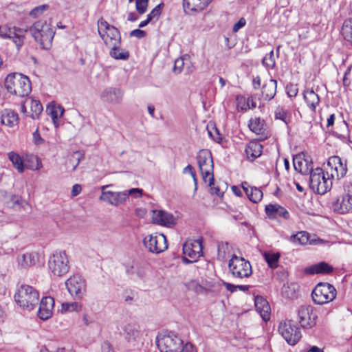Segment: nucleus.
<instances>
[{
  "mask_svg": "<svg viewBox=\"0 0 352 352\" xmlns=\"http://www.w3.org/2000/svg\"><path fill=\"white\" fill-rule=\"evenodd\" d=\"M278 332L290 345L296 344L301 338V332L291 320H285L279 323Z\"/></svg>",
  "mask_w": 352,
  "mask_h": 352,
  "instance_id": "10",
  "label": "nucleus"
},
{
  "mask_svg": "<svg viewBox=\"0 0 352 352\" xmlns=\"http://www.w3.org/2000/svg\"><path fill=\"white\" fill-rule=\"evenodd\" d=\"M66 287L69 293L76 299H80L86 291L85 279L79 275H74L65 282Z\"/></svg>",
  "mask_w": 352,
  "mask_h": 352,
  "instance_id": "13",
  "label": "nucleus"
},
{
  "mask_svg": "<svg viewBox=\"0 0 352 352\" xmlns=\"http://www.w3.org/2000/svg\"><path fill=\"white\" fill-rule=\"evenodd\" d=\"M262 151L263 146L261 143L252 141L246 145L245 152L247 157L250 160L253 161L261 155Z\"/></svg>",
  "mask_w": 352,
  "mask_h": 352,
  "instance_id": "27",
  "label": "nucleus"
},
{
  "mask_svg": "<svg viewBox=\"0 0 352 352\" xmlns=\"http://www.w3.org/2000/svg\"><path fill=\"white\" fill-rule=\"evenodd\" d=\"M327 166L331 170L330 177L331 179L336 177L339 180L346 174V160L343 161L339 156L333 155L330 157L327 161Z\"/></svg>",
  "mask_w": 352,
  "mask_h": 352,
  "instance_id": "14",
  "label": "nucleus"
},
{
  "mask_svg": "<svg viewBox=\"0 0 352 352\" xmlns=\"http://www.w3.org/2000/svg\"><path fill=\"white\" fill-rule=\"evenodd\" d=\"M291 241L296 244H307L309 241L308 233L306 232H299L291 236Z\"/></svg>",
  "mask_w": 352,
  "mask_h": 352,
  "instance_id": "43",
  "label": "nucleus"
},
{
  "mask_svg": "<svg viewBox=\"0 0 352 352\" xmlns=\"http://www.w3.org/2000/svg\"><path fill=\"white\" fill-rule=\"evenodd\" d=\"M190 63V56L185 54L175 60L173 67V72L175 74H180L185 67V65Z\"/></svg>",
  "mask_w": 352,
  "mask_h": 352,
  "instance_id": "38",
  "label": "nucleus"
},
{
  "mask_svg": "<svg viewBox=\"0 0 352 352\" xmlns=\"http://www.w3.org/2000/svg\"><path fill=\"white\" fill-rule=\"evenodd\" d=\"M82 157L83 154L80 151H76L72 155L71 162H75L73 170L76 169Z\"/></svg>",
  "mask_w": 352,
  "mask_h": 352,
  "instance_id": "53",
  "label": "nucleus"
},
{
  "mask_svg": "<svg viewBox=\"0 0 352 352\" xmlns=\"http://www.w3.org/2000/svg\"><path fill=\"white\" fill-rule=\"evenodd\" d=\"M81 309V305L77 302H63L61 305V312L67 313L72 312L74 311H80Z\"/></svg>",
  "mask_w": 352,
  "mask_h": 352,
  "instance_id": "44",
  "label": "nucleus"
},
{
  "mask_svg": "<svg viewBox=\"0 0 352 352\" xmlns=\"http://www.w3.org/2000/svg\"><path fill=\"white\" fill-rule=\"evenodd\" d=\"M164 6V4L162 3H160L159 5H157V6H155L153 10L152 11L149 13V14L153 18V19H155L156 20L158 19L160 15L161 14V12H162V9Z\"/></svg>",
  "mask_w": 352,
  "mask_h": 352,
  "instance_id": "54",
  "label": "nucleus"
},
{
  "mask_svg": "<svg viewBox=\"0 0 352 352\" xmlns=\"http://www.w3.org/2000/svg\"><path fill=\"white\" fill-rule=\"evenodd\" d=\"M156 343L161 352H177L183 341L173 332L160 334Z\"/></svg>",
  "mask_w": 352,
  "mask_h": 352,
  "instance_id": "9",
  "label": "nucleus"
},
{
  "mask_svg": "<svg viewBox=\"0 0 352 352\" xmlns=\"http://www.w3.org/2000/svg\"><path fill=\"white\" fill-rule=\"evenodd\" d=\"M48 8H49V6L47 4L37 6L31 10V12H30V16L34 17V18L38 17L44 11L47 10Z\"/></svg>",
  "mask_w": 352,
  "mask_h": 352,
  "instance_id": "48",
  "label": "nucleus"
},
{
  "mask_svg": "<svg viewBox=\"0 0 352 352\" xmlns=\"http://www.w3.org/2000/svg\"><path fill=\"white\" fill-rule=\"evenodd\" d=\"M197 163L203 180L213 184V160L211 153L206 149L199 151L197 156Z\"/></svg>",
  "mask_w": 352,
  "mask_h": 352,
  "instance_id": "6",
  "label": "nucleus"
},
{
  "mask_svg": "<svg viewBox=\"0 0 352 352\" xmlns=\"http://www.w3.org/2000/svg\"><path fill=\"white\" fill-rule=\"evenodd\" d=\"M27 32V29L23 30L15 27L14 28V31L12 33L10 39L12 40L18 50H20L24 43V40L25 38V33Z\"/></svg>",
  "mask_w": 352,
  "mask_h": 352,
  "instance_id": "32",
  "label": "nucleus"
},
{
  "mask_svg": "<svg viewBox=\"0 0 352 352\" xmlns=\"http://www.w3.org/2000/svg\"><path fill=\"white\" fill-rule=\"evenodd\" d=\"M108 185L102 186L101 187L102 195L100 197V199L107 203H110V190H108Z\"/></svg>",
  "mask_w": 352,
  "mask_h": 352,
  "instance_id": "52",
  "label": "nucleus"
},
{
  "mask_svg": "<svg viewBox=\"0 0 352 352\" xmlns=\"http://www.w3.org/2000/svg\"><path fill=\"white\" fill-rule=\"evenodd\" d=\"M180 352H197V349L190 343H186Z\"/></svg>",
  "mask_w": 352,
  "mask_h": 352,
  "instance_id": "62",
  "label": "nucleus"
},
{
  "mask_svg": "<svg viewBox=\"0 0 352 352\" xmlns=\"http://www.w3.org/2000/svg\"><path fill=\"white\" fill-rule=\"evenodd\" d=\"M336 289L327 283H318L311 293L314 302L317 305H323L332 301L336 296Z\"/></svg>",
  "mask_w": 352,
  "mask_h": 352,
  "instance_id": "7",
  "label": "nucleus"
},
{
  "mask_svg": "<svg viewBox=\"0 0 352 352\" xmlns=\"http://www.w3.org/2000/svg\"><path fill=\"white\" fill-rule=\"evenodd\" d=\"M277 82L276 80H268L262 87V96L265 100H270L276 95Z\"/></svg>",
  "mask_w": 352,
  "mask_h": 352,
  "instance_id": "29",
  "label": "nucleus"
},
{
  "mask_svg": "<svg viewBox=\"0 0 352 352\" xmlns=\"http://www.w3.org/2000/svg\"><path fill=\"white\" fill-rule=\"evenodd\" d=\"M228 268L232 275L237 278H248L252 274L250 263L236 255H233L229 261Z\"/></svg>",
  "mask_w": 352,
  "mask_h": 352,
  "instance_id": "8",
  "label": "nucleus"
},
{
  "mask_svg": "<svg viewBox=\"0 0 352 352\" xmlns=\"http://www.w3.org/2000/svg\"><path fill=\"white\" fill-rule=\"evenodd\" d=\"M256 311L260 314L263 320L270 319V307L268 302L261 296H256L254 300Z\"/></svg>",
  "mask_w": 352,
  "mask_h": 352,
  "instance_id": "24",
  "label": "nucleus"
},
{
  "mask_svg": "<svg viewBox=\"0 0 352 352\" xmlns=\"http://www.w3.org/2000/svg\"><path fill=\"white\" fill-rule=\"evenodd\" d=\"M263 257H264L265 261L267 263L270 267L275 268L278 265V261L280 258V254L279 253L265 252L263 254Z\"/></svg>",
  "mask_w": 352,
  "mask_h": 352,
  "instance_id": "40",
  "label": "nucleus"
},
{
  "mask_svg": "<svg viewBox=\"0 0 352 352\" xmlns=\"http://www.w3.org/2000/svg\"><path fill=\"white\" fill-rule=\"evenodd\" d=\"M123 336L129 347H135L140 341V331L139 327L135 324H128L124 327Z\"/></svg>",
  "mask_w": 352,
  "mask_h": 352,
  "instance_id": "15",
  "label": "nucleus"
},
{
  "mask_svg": "<svg viewBox=\"0 0 352 352\" xmlns=\"http://www.w3.org/2000/svg\"><path fill=\"white\" fill-rule=\"evenodd\" d=\"M8 156L17 171L21 173H23L24 171V164L21 156L13 151L8 153Z\"/></svg>",
  "mask_w": 352,
  "mask_h": 352,
  "instance_id": "36",
  "label": "nucleus"
},
{
  "mask_svg": "<svg viewBox=\"0 0 352 352\" xmlns=\"http://www.w3.org/2000/svg\"><path fill=\"white\" fill-rule=\"evenodd\" d=\"M298 320L300 325L304 329H311L316 324L317 314L311 305H302L298 312Z\"/></svg>",
  "mask_w": 352,
  "mask_h": 352,
  "instance_id": "12",
  "label": "nucleus"
},
{
  "mask_svg": "<svg viewBox=\"0 0 352 352\" xmlns=\"http://www.w3.org/2000/svg\"><path fill=\"white\" fill-rule=\"evenodd\" d=\"M202 241L201 239L187 241L183 245V252L191 258L196 259L202 256Z\"/></svg>",
  "mask_w": 352,
  "mask_h": 352,
  "instance_id": "17",
  "label": "nucleus"
},
{
  "mask_svg": "<svg viewBox=\"0 0 352 352\" xmlns=\"http://www.w3.org/2000/svg\"><path fill=\"white\" fill-rule=\"evenodd\" d=\"M303 98L309 109L313 113H315L316 107L319 105L320 101L318 95L312 89L305 90Z\"/></svg>",
  "mask_w": 352,
  "mask_h": 352,
  "instance_id": "26",
  "label": "nucleus"
},
{
  "mask_svg": "<svg viewBox=\"0 0 352 352\" xmlns=\"http://www.w3.org/2000/svg\"><path fill=\"white\" fill-rule=\"evenodd\" d=\"M333 271V267L331 265L324 261H321L305 267L304 273L308 275L330 274Z\"/></svg>",
  "mask_w": 352,
  "mask_h": 352,
  "instance_id": "20",
  "label": "nucleus"
},
{
  "mask_svg": "<svg viewBox=\"0 0 352 352\" xmlns=\"http://www.w3.org/2000/svg\"><path fill=\"white\" fill-rule=\"evenodd\" d=\"M5 87L10 94L19 97L27 96L32 90L30 79L20 73L8 74L5 79Z\"/></svg>",
  "mask_w": 352,
  "mask_h": 352,
  "instance_id": "1",
  "label": "nucleus"
},
{
  "mask_svg": "<svg viewBox=\"0 0 352 352\" xmlns=\"http://www.w3.org/2000/svg\"><path fill=\"white\" fill-rule=\"evenodd\" d=\"M54 300L51 296L42 298L38 310V317L43 320L50 318L53 314Z\"/></svg>",
  "mask_w": 352,
  "mask_h": 352,
  "instance_id": "16",
  "label": "nucleus"
},
{
  "mask_svg": "<svg viewBox=\"0 0 352 352\" xmlns=\"http://www.w3.org/2000/svg\"><path fill=\"white\" fill-rule=\"evenodd\" d=\"M208 185L210 187V192L212 194L216 195L217 196L223 195V192L221 191L219 187L215 186L214 182L212 184H210V183L209 182Z\"/></svg>",
  "mask_w": 352,
  "mask_h": 352,
  "instance_id": "60",
  "label": "nucleus"
},
{
  "mask_svg": "<svg viewBox=\"0 0 352 352\" xmlns=\"http://www.w3.org/2000/svg\"><path fill=\"white\" fill-rule=\"evenodd\" d=\"M1 122L9 127H13L19 123V116L14 110L6 109L1 112Z\"/></svg>",
  "mask_w": 352,
  "mask_h": 352,
  "instance_id": "25",
  "label": "nucleus"
},
{
  "mask_svg": "<svg viewBox=\"0 0 352 352\" xmlns=\"http://www.w3.org/2000/svg\"><path fill=\"white\" fill-rule=\"evenodd\" d=\"M286 91L290 98L296 96L298 92L297 85L289 83L286 87Z\"/></svg>",
  "mask_w": 352,
  "mask_h": 352,
  "instance_id": "51",
  "label": "nucleus"
},
{
  "mask_svg": "<svg viewBox=\"0 0 352 352\" xmlns=\"http://www.w3.org/2000/svg\"><path fill=\"white\" fill-rule=\"evenodd\" d=\"M242 187L251 201L257 203L261 200L263 192L259 188L250 186L246 182L242 183Z\"/></svg>",
  "mask_w": 352,
  "mask_h": 352,
  "instance_id": "30",
  "label": "nucleus"
},
{
  "mask_svg": "<svg viewBox=\"0 0 352 352\" xmlns=\"http://www.w3.org/2000/svg\"><path fill=\"white\" fill-rule=\"evenodd\" d=\"M262 63L263 65L269 68H273L275 66V58L273 50L265 55L263 58Z\"/></svg>",
  "mask_w": 352,
  "mask_h": 352,
  "instance_id": "46",
  "label": "nucleus"
},
{
  "mask_svg": "<svg viewBox=\"0 0 352 352\" xmlns=\"http://www.w3.org/2000/svg\"><path fill=\"white\" fill-rule=\"evenodd\" d=\"M81 190V186L80 184H75L72 187L71 195L72 197H76L80 193Z\"/></svg>",
  "mask_w": 352,
  "mask_h": 352,
  "instance_id": "63",
  "label": "nucleus"
},
{
  "mask_svg": "<svg viewBox=\"0 0 352 352\" xmlns=\"http://www.w3.org/2000/svg\"><path fill=\"white\" fill-rule=\"evenodd\" d=\"M46 111L51 116L55 126L57 127L58 119L63 115L64 109L60 105L51 104L47 107Z\"/></svg>",
  "mask_w": 352,
  "mask_h": 352,
  "instance_id": "33",
  "label": "nucleus"
},
{
  "mask_svg": "<svg viewBox=\"0 0 352 352\" xmlns=\"http://www.w3.org/2000/svg\"><path fill=\"white\" fill-rule=\"evenodd\" d=\"M113 94L115 96L114 102L116 103H119L122 98L123 92L120 89H114Z\"/></svg>",
  "mask_w": 352,
  "mask_h": 352,
  "instance_id": "61",
  "label": "nucleus"
},
{
  "mask_svg": "<svg viewBox=\"0 0 352 352\" xmlns=\"http://www.w3.org/2000/svg\"><path fill=\"white\" fill-rule=\"evenodd\" d=\"M18 263L23 268H28L36 265L38 260L35 252H28L18 257Z\"/></svg>",
  "mask_w": 352,
  "mask_h": 352,
  "instance_id": "28",
  "label": "nucleus"
},
{
  "mask_svg": "<svg viewBox=\"0 0 352 352\" xmlns=\"http://www.w3.org/2000/svg\"><path fill=\"white\" fill-rule=\"evenodd\" d=\"M212 0H184L183 7L184 12L190 13V12H198L203 10Z\"/></svg>",
  "mask_w": 352,
  "mask_h": 352,
  "instance_id": "22",
  "label": "nucleus"
},
{
  "mask_svg": "<svg viewBox=\"0 0 352 352\" xmlns=\"http://www.w3.org/2000/svg\"><path fill=\"white\" fill-rule=\"evenodd\" d=\"M275 118L276 119L281 120L285 124H287L290 121V116L287 111L284 108L278 107L275 111Z\"/></svg>",
  "mask_w": 352,
  "mask_h": 352,
  "instance_id": "45",
  "label": "nucleus"
},
{
  "mask_svg": "<svg viewBox=\"0 0 352 352\" xmlns=\"http://www.w3.org/2000/svg\"><path fill=\"white\" fill-rule=\"evenodd\" d=\"M293 164L294 169L302 174H310L311 170H314L311 165L308 164L307 160L303 159L300 155H296L294 157Z\"/></svg>",
  "mask_w": 352,
  "mask_h": 352,
  "instance_id": "31",
  "label": "nucleus"
},
{
  "mask_svg": "<svg viewBox=\"0 0 352 352\" xmlns=\"http://www.w3.org/2000/svg\"><path fill=\"white\" fill-rule=\"evenodd\" d=\"M341 34L344 40L352 42V19H347L343 22Z\"/></svg>",
  "mask_w": 352,
  "mask_h": 352,
  "instance_id": "37",
  "label": "nucleus"
},
{
  "mask_svg": "<svg viewBox=\"0 0 352 352\" xmlns=\"http://www.w3.org/2000/svg\"><path fill=\"white\" fill-rule=\"evenodd\" d=\"M246 24V20L245 18L243 17H241L239 21L238 22H236L233 28H232V31L234 32H237L241 28H243Z\"/></svg>",
  "mask_w": 352,
  "mask_h": 352,
  "instance_id": "58",
  "label": "nucleus"
},
{
  "mask_svg": "<svg viewBox=\"0 0 352 352\" xmlns=\"http://www.w3.org/2000/svg\"><path fill=\"white\" fill-rule=\"evenodd\" d=\"M33 141L36 144H41L43 142V138L41 137L38 131H36L33 133Z\"/></svg>",
  "mask_w": 352,
  "mask_h": 352,
  "instance_id": "64",
  "label": "nucleus"
},
{
  "mask_svg": "<svg viewBox=\"0 0 352 352\" xmlns=\"http://www.w3.org/2000/svg\"><path fill=\"white\" fill-rule=\"evenodd\" d=\"M126 191L128 194V196L131 195V197H133L134 198L141 197L143 195V190L138 188H131V189H130L129 190H126Z\"/></svg>",
  "mask_w": 352,
  "mask_h": 352,
  "instance_id": "55",
  "label": "nucleus"
},
{
  "mask_svg": "<svg viewBox=\"0 0 352 352\" xmlns=\"http://www.w3.org/2000/svg\"><path fill=\"white\" fill-rule=\"evenodd\" d=\"M14 297L15 302L22 309L32 311L38 305L40 296L38 292L33 287L22 285Z\"/></svg>",
  "mask_w": 352,
  "mask_h": 352,
  "instance_id": "3",
  "label": "nucleus"
},
{
  "mask_svg": "<svg viewBox=\"0 0 352 352\" xmlns=\"http://www.w3.org/2000/svg\"><path fill=\"white\" fill-rule=\"evenodd\" d=\"M126 273L133 280L142 278L145 275L144 269L140 265L135 264L126 266Z\"/></svg>",
  "mask_w": 352,
  "mask_h": 352,
  "instance_id": "34",
  "label": "nucleus"
},
{
  "mask_svg": "<svg viewBox=\"0 0 352 352\" xmlns=\"http://www.w3.org/2000/svg\"><path fill=\"white\" fill-rule=\"evenodd\" d=\"M248 126L250 129L255 134L259 136V139L263 140L268 137L269 133L265 121L260 118L251 119Z\"/></svg>",
  "mask_w": 352,
  "mask_h": 352,
  "instance_id": "19",
  "label": "nucleus"
},
{
  "mask_svg": "<svg viewBox=\"0 0 352 352\" xmlns=\"http://www.w3.org/2000/svg\"><path fill=\"white\" fill-rule=\"evenodd\" d=\"M265 212L270 219H276L283 217L287 219L289 217L288 211L283 207L278 204H269L265 206Z\"/></svg>",
  "mask_w": 352,
  "mask_h": 352,
  "instance_id": "23",
  "label": "nucleus"
},
{
  "mask_svg": "<svg viewBox=\"0 0 352 352\" xmlns=\"http://www.w3.org/2000/svg\"><path fill=\"white\" fill-rule=\"evenodd\" d=\"M13 31L14 28L11 29L7 25H1L0 26V37L3 38H10Z\"/></svg>",
  "mask_w": 352,
  "mask_h": 352,
  "instance_id": "50",
  "label": "nucleus"
},
{
  "mask_svg": "<svg viewBox=\"0 0 352 352\" xmlns=\"http://www.w3.org/2000/svg\"><path fill=\"white\" fill-rule=\"evenodd\" d=\"M30 105V114H27L32 119H38L41 114L43 109L41 102L36 99H29Z\"/></svg>",
  "mask_w": 352,
  "mask_h": 352,
  "instance_id": "35",
  "label": "nucleus"
},
{
  "mask_svg": "<svg viewBox=\"0 0 352 352\" xmlns=\"http://www.w3.org/2000/svg\"><path fill=\"white\" fill-rule=\"evenodd\" d=\"M148 0H135V8L138 13L142 14L146 12Z\"/></svg>",
  "mask_w": 352,
  "mask_h": 352,
  "instance_id": "47",
  "label": "nucleus"
},
{
  "mask_svg": "<svg viewBox=\"0 0 352 352\" xmlns=\"http://www.w3.org/2000/svg\"><path fill=\"white\" fill-rule=\"evenodd\" d=\"M131 37H136L138 38H142L146 36V32L144 30L136 29L131 31L129 34Z\"/></svg>",
  "mask_w": 352,
  "mask_h": 352,
  "instance_id": "59",
  "label": "nucleus"
},
{
  "mask_svg": "<svg viewBox=\"0 0 352 352\" xmlns=\"http://www.w3.org/2000/svg\"><path fill=\"white\" fill-rule=\"evenodd\" d=\"M189 173L194 181L195 190L197 189V179L196 177V173L193 169V167L191 165H188L184 168L183 173Z\"/></svg>",
  "mask_w": 352,
  "mask_h": 352,
  "instance_id": "56",
  "label": "nucleus"
},
{
  "mask_svg": "<svg viewBox=\"0 0 352 352\" xmlns=\"http://www.w3.org/2000/svg\"><path fill=\"white\" fill-rule=\"evenodd\" d=\"M214 132L208 130L209 135L213 139L214 141L216 142L219 143L222 138L221 136V134L219 133V131L216 127H213Z\"/></svg>",
  "mask_w": 352,
  "mask_h": 352,
  "instance_id": "57",
  "label": "nucleus"
},
{
  "mask_svg": "<svg viewBox=\"0 0 352 352\" xmlns=\"http://www.w3.org/2000/svg\"><path fill=\"white\" fill-rule=\"evenodd\" d=\"M128 198L126 191L113 192H111V205L118 206L125 202Z\"/></svg>",
  "mask_w": 352,
  "mask_h": 352,
  "instance_id": "41",
  "label": "nucleus"
},
{
  "mask_svg": "<svg viewBox=\"0 0 352 352\" xmlns=\"http://www.w3.org/2000/svg\"><path fill=\"white\" fill-rule=\"evenodd\" d=\"M152 222L155 224L171 227L175 223V219L173 214L164 210H152Z\"/></svg>",
  "mask_w": 352,
  "mask_h": 352,
  "instance_id": "18",
  "label": "nucleus"
},
{
  "mask_svg": "<svg viewBox=\"0 0 352 352\" xmlns=\"http://www.w3.org/2000/svg\"><path fill=\"white\" fill-rule=\"evenodd\" d=\"M143 243L149 252L154 254H160L168 248L167 240L163 234L147 235L144 237Z\"/></svg>",
  "mask_w": 352,
  "mask_h": 352,
  "instance_id": "11",
  "label": "nucleus"
},
{
  "mask_svg": "<svg viewBox=\"0 0 352 352\" xmlns=\"http://www.w3.org/2000/svg\"><path fill=\"white\" fill-rule=\"evenodd\" d=\"M27 30L42 49L47 50L51 47L55 32L50 24L45 21L40 20Z\"/></svg>",
  "mask_w": 352,
  "mask_h": 352,
  "instance_id": "2",
  "label": "nucleus"
},
{
  "mask_svg": "<svg viewBox=\"0 0 352 352\" xmlns=\"http://www.w3.org/2000/svg\"><path fill=\"white\" fill-rule=\"evenodd\" d=\"M333 210L340 214L346 213L352 210V195L346 194L339 197L333 204Z\"/></svg>",
  "mask_w": 352,
  "mask_h": 352,
  "instance_id": "21",
  "label": "nucleus"
},
{
  "mask_svg": "<svg viewBox=\"0 0 352 352\" xmlns=\"http://www.w3.org/2000/svg\"><path fill=\"white\" fill-rule=\"evenodd\" d=\"M98 30L100 37L104 41V43L107 45L109 40V34L107 33L109 30V23L102 19L100 20L98 22Z\"/></svg>",
  "mask_w": 352,
  "mask_h": 352,
  "instance_id": "39",
  "label": "nucleus"
},
{
  "mask_svg": "<svg viewBox=\"0 0 352 352\" xmlns=\"http://www.w3.org/2000/svg\"><path fill=\"white\" fill-rule=\"evenodd\" d=\"M206 292L213 293L216 295L220 294L222 290V283L220 282H216L208 286L206 289Z\"/></svg>",
  "mask_w": 352,
  "mask_h": 352,
  "instance_id": "49",
  "label": "nucleus"
},
{
  "mask_svg": "<svg viewBox=\"0 0 352 352\" xmlns=\"http://www.w3.org/2000/svg\"><path fill=\"white\" fill-rule=\"evenodd\" d=\"M326 177L323 170L316 168L311 170L309 176V186L314 192L320 195H324L332 188V179L329 177L328 170Z\"/></svg>",
  "mask_w": 352,
  "mask_h": 352,
  "instance_id": "4",
  "label": "nucleus"
},
{
  "mask_svg": "<svg viewBox=\"0 0 352 352\" xmlns=\"http://www.w3.org/2000/svg\"><path fill=\"white\" fill-rule=\"evenodd\" d=\"M50 272L56 276H63L69 270V261L65 251H56L49 258L47 262Z\"/></svg>",
  "mask_w": 352,
  "mask_h": 352,
  "instance_id": "5",
  "label": "nucleus"
},
{
  "mask_svg": "<svg viewBox=\"0 0 352 352\" xmlns=\"http://www.w3.org/2000/svg\"><path fill=\"white\" fill-rule=\"evenodd\" d=\"M111 52V56L113 57L115 59L118 60H127L129 57V51L120 49L119 47H117L116 46H113L112 48Z\"/></svg>",
  "mask_w": 352,
  "mask_h": 352,
  "instance_id": "42",
  "label": "nucleus"
}]
</instances>
